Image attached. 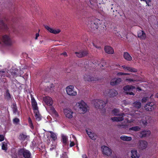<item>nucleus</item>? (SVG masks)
Wrapping results in <instances>:
<instances>
[{"instance_id": "f704fd0d", "label": "nucleus", "mask_w": 158, "mask_h": 158, "mask_svg": "<svg viewBox=\"0 0 158 158\" xmlns=\"http://www.w3.org/2000/svg\"><path fill=\"white\" fill-rule=\"evenodd\" d=\"M27 135L23 133H21L19 135V139L21 140L24 141L27 139Z\"/></svg>"}, {"instance_id": "a878e982", "label": "nucleus", "mask_w": 158, "mask_h": 158, "mask_svg": "<svg viewBox=\"0 0 158 158\" xmlns=\"http://www.w3.org/2000/svg\"><path fill=\"white\" fill-rule=\"evenodd\" d=\"M123 56L124 59L128 61H131L132 59V58L130 55L127 52L124 53Z\"/></svg>"}, {"instance_id": "c9c22d12", "label": "nucleus", "mask_w": 158, "mask_h": 158, "mask_svg": "<svg viewBox=\"0 0 158 158\" xmlns=\"http://www.w3.org/2000/svg\"><path fill=\"white\" fill-rule=\"evenodd\" d=\"M140 129V128L138 126H135L129 128L130 131H139Z\"/></svg>"}, {"instance_id": "a211bd4d", "label": "nucleus", "mask_w": 158, "mask_h": 158, "mask_svg": "<svg viewBox=\"0 0 158 158\" xmlns=\"http://www.w3.org/2000/svg\"><path fill=\"white\" fill-rule=\"evenodd\" d=\"M131 157L132 158H139V154L136 149H133L131 151Z\"/></svg>"}, {"instance_id": "79ce46f5", "label": "nucleus", "mask_w": 158, "mask_h": 158, "mask_svg": "<svg viewBox=\"0 0 158 158\" xmlns=\"http://www.w3.org/2000/svg\"><path fill=\"white\" fill-rule=\"evenodd\" d=\"M62 139L63 143L65 144H66L68 140V138L67 136L64 135H63L62 136Z\"/></svg>"}, {"instance_id": "ddd939ff", "label": "nucleus", "mask_w": 158, "mask_h": 158, "mask_svg": "<svg viewBox=\"0 0 158 158\" xmlns=\"http://www.w3.org/2000/svg\"><path fill=\"white\" fill-rule=\"evenodd\" d=\"M86 131L89 137L93 140L96 139L97 136L95 133L93 132L90 129H86Z\"/></svg>"}, {"instance_id": "052dcab7", "label": "nucleus", "mask_w": 158, "mask_h": 158, "mask_svg": "<svg viewBox=\"0 0 158 158\" xmlns=\"http://www.w3.org/2000/svg\"><path fill=\"white\" fill-rule=\"evenodd\" d=\"M39 36V33H36V36L35 38V40H37V39L38 37Z\"/></svg>"}, {"instance_id": "864d4df0", "label": "nucleus", "mask_w": 158, "mask_h": 158, "mask_svg": "<svg viewBox=\"0 0 158 158\" xmlns=\"http://www.w3.org/2000/svg\"><path fill=\"white\" fill-rule=\"evenodd\" d=\"M122 34H123V35L122 36H126L127 35V32H126V31H123V33H122Z\"/></svg>"}, {"instance_id": "bf43d9fd", "label": "nucleus", "mask_w": 158, "mask_h": 158, "mask_svg": "<svg viewBox=\"0 0 158 158\" xmlns=\"http://www.w3.org/2000/svg\"><path fill=\"white\" fill-rule=\"evenodd\" d=\"M72 136L74 140L77 142V141L75 137L73 135H72Z\"/></svg>"}, {"instance_id": "f3484780", "label": "nucleus", "mask_w": 158, "mask_h": 158, "mask_svg": "<svg viewBox=\"0 0 158 158\" xmlns=\"http://www.w3.org/2000/svg\"><path fill=\"white\" fill-rule=\"evenodd\" d=\"M45 27L49 32L54 34H57L60 32L59 29H54L47 26H45Z\"/></svg>"}, {"instance_id": "37998d69", "label": "nucleus", "mask_w": 158, "mask_h": 158, "mask_svg": "<svg viewBox=\"0 0 158 158\" xmlns=\"http://www.w3.org/2000/svg\"><path fill=\"white\" fill-rule=\"evenodd\" d=\"M149 99V98L148 96L144 97L142 99L141 102L142 103H144L148 101Z\"/></svg>"}, {"instance_id": "e433bc0d", "label": "nucleus", "mask_w": 158, "mask_h": 158, "mask_svg": "<svg viewBox=\"0 0 158 158\" xmlns=\"http://www.w3.org/2000/svg\"><path fill=\"white\" fill-rule=\"evenodd\" d=\"M50 133L51 134L50 136L52 138V139L54 140H55L56 139V134H55L54 132L52 131H49Z\"/></svg>"}, {"instance_id": "69168bd1", "label": "nucleus", "mask_w": 158, "mask_h": 158, "mask_svg": "<svg viewBox=\"0 0 158 158\" xmlns=\"http://www.w3.org/2000/svg\"><path fill=\"white\" fill-rule=\"evenodd\" d=\"M146 2V4L148 5L149 6V2H150V1H149V2H148L147 1V0L146 1H145Z\"/></svg>"}, {"instance_id": "7c9ffc66", "label": "nucleus", "mask_w": 158, "mask_h": 158, "mask_svg": "<svg viewBox=\"0 0 158 158\" xmlns=\"http://www.w3.org/2000/svg\"><path fill=\"white\" fill-rule=\"evenodd\" d=\"M84 79H85V81H89L94 80V78L91 77L89 75H85L84 76Z\"/></svg>"}, {"instance_id": "412c9836", "label": "nucleus", "mask_w": 158, "mask_h": 158, "mask_svg": "<svg viewBox=\"0 0 158 158\" xmlns=\"http://www.w3.org/2000/svg\"><path fill=\"white\" fill-rule=\"evenodd\" d=\"M105 51L108 54H112L114 53L113 48L109 46H106L105 47Z\"/></svg>"}, {"instance_id": "603ef678", "label": "nucleus", "mask_w": 158, "mask_h": 158, "mask_svg": "<svg viewBox=\"0 0 158 158\" xmlns=\"http://www.w3.org/2000/svg\"><path fill=\"white\" fill-rule=\"evenodd\" d=\"M120 127H123L124 128H126L127 127V125H119Z\"/></svg>"}, {"instance_id": "72a5a7b5", "label": "nucleus", "mask_w": 158, "mask_h": 158, "mask_svg": "<svg viewBox=\"0 0 158 158\" xmlns=\"http://www.w3.org/2000/svg\"><path fill=\"white\" fill-rule=\"evenodd\" d=\"M133 106L137 108H140L141 104L139 101H135L133 103Z\"/></svg>"}, {"instance_id": "c85d7f7f", "label": "nucleus", "mask_w": 158, "mask_h": 158, "mask_svg": "<svg viewBox=\"0 0 158 158\" xmlns=\"http://www.w3.org/2000/svg\"><path fill=\"white\" fill-rule=\"evenodd\" d=\"M120 139L124 141H130L131 140L132 138L131 137H128L125 135H122L120 137Z\"/></svg>"}, {"instance_id": "49530a36", "label": "nucleus", "mask_w": 158, "mask_h": 158, "mask_svg": "<svg viewBox=\"0 0 158 158\" xmlns=\"http://www.w3.org/2000/svg\"><path fill=\"white\" fill-rule=\"evenodd\" d=\"M28 122L30 124L31 128L32 129H33V126L32 123V121L30 118H28Z\"/></svg>"}, {"instance_id": "1a4fd4ad", "label": "nucleus", "mask_w": 158, "mask_h": 158, "mask_svg": "<svg viewBox=\"0 0 158 158\" xmlns=\"http://www.w3.org/2000/svg\"><path fill=\"white\" fill-rule=\"evenodd\" d=\"M144 108L147 111H151L156 107V104L153 102L148 103L145 106Z\"/></svg>"}, {"instance_id": "393cba45", "label": "nucleus", "mask_w": 158, "mask_h": 158, "mask_svg": "<svg viewBox=\"0 0 158 158\" xmlns=\"http://www.w3.org/2000/svg\"><path fill=\"white\" fill-rule=\"evenodd\" d=\"M123 116H119L118 117H112L111 119L113 121L119 122L123 120L124 119L123 118Z\"/></svg>"}, {"instance_id": "9b49d317", "label": "nucleus", "mask_w": 158, "mask_h": 158, "mask_svg": "<svg viewBox=\"0 0 158 158\" xmlns=\"http://www.w3.org/2000/svg\"><path fill=\"white\" fill-rule=\"evenodd\" d=\"M151 133V132L150 131L144 130L139 133V136L141 138H144L149 136Z\"/></svg>"}, {"instance_id": "c756f323", "label": "nucleus", "mask_w": 158, "mask_h": 158, "mask_svg": "<svg viewBox=\"0 0 158 158\" xmlns=\"http://www.w3.org/2000/svg\"><path fill=\"white\" fill-rule=\"evenodd\" d=\"M34 113L35 114V119L37 121H39L41 119V116L39 114V110H38L37 112L34 111Z\"/></svg>"}, {"instance_id": "680f3d73", "label": "nucleus", "mask_w": 158, "mask_h": 158, "mask_svg": "<svg viewBox=\"0 0 158 158\" xmlns=\"http://www.w3.org/2000/svg\"><path fill=\"white\" fill-rule=\"evenodd\" d=\"M127 81H134V80L133 79L129 78V79H127L126 80Z\"/></svg>"}, {"instance_id": "4468645a", "label": "nucleus", "mask_w": 158, "mask_h": 158, "mask_svg": "<svg viewBox=\"0 0 158 158\" xmlns=\"http://www.w3.org/2000/svg\"><path fill=\"white\" fill-rule=\"evenodd\" d=\"M118 94L117 91L114 89L109 90L107 94L106 95L111 98H113L116 96Z\"/></svg>"}, {"instance_id": "774afa93", "label": "nucleus", "mask_w": 158, "mask_h": 158, "mask_svg": "<svg viewBox=\"0 0 158 158\" xmlns=\"http://www.w3.org/2000/svg\"><path fill=\"white\" fill-rule=\"evenodd\" d=\"M137 89H139V90H141V89L140 88L138 87L137 88Z\"/></svg>"}, {"instance_id": "6e6d98bb", "label": "nucleus", "mask_w": 158, "mask_h": 158, "mask_svg": "<svg viewBox=\"0 0 158 158\" xmlns=\"http://www.w3.org/2000/svg\"><path fill=\"white\" fill-rule=\"evenodd\" d=\"M124 73L121 72H119L117 73V75L118 76H120V75H124Z\"/></svg>"}, {"instance_id": "6ab92c4d", "label": "nucleus", "mask_w": 158, "mask_h": 158, "mask_svg": "<svg viewBox=\"0 0 158 158\" xmlns=\"http://www.w3.org/2000/svg\"><path fill=\"white\" fill-rule=\"evenodd\" d=\"M31 105L34 111L37 112L38 110L37 103L34 98H31Z\"/></svg>"}, {"instance_id": "f257e3e1", "label": "nucleus", "mask_w": 158, "mask_h": 158, "mask_svg": "<svg viewBox=\"0 0 158 158\" xmlns=\"http://www.w3.org/2000/svg\"><path fill=\"white\" fill-rule=\"evenodd\" d=\"M88 107L87 105L83 101L76 103L75 106V109L82 114H84L87 112Z\"/></svg>"}, {"instance_id": "dca6fc26", "label": "nucleus", "mask_w": 158, "mask_h": 158, "mask_svg": "<svg viewBox=\"0 0 158 158\" xmlns=\"http://www.w3.org/2000/svg\"><path fill=\"white\" fill-rule=\"evenodd\" d=\"M122 67L126 71H128L132 73H135L137 71V70L134 68L123 65L122 66Z\"/></svg>"}, {"instance_id": "ea45409f", "label": "nucleus", "mask_w": 158, "mask_h": 158, "mask_svg": "<svg viewBox=\"0 0 158 158\" xmlns=\"http://www.w3.org/2000/svg\"><path fill=\"white\" fill-rule=\"evenodd\" d=\"M12 109L13 113L15 114L17 111V109L15 104H13Z\"/></svg>"}, {"instance_id": "bb28decb", "label": "nucleus", "mask_w": 158, "mask_h": 158, "mask_svg": "<svg viewBox=\"0 0 158 158\" xmlns=\"http://www.w3.org/2000/svg\"><path fill=\"white\" fill-rule=\"evenodd\" d=\"M93 24V26L89 25V28H90L92 30H95L98 29V25L99 24H100V22L99 23H96L95 22H93L92 23Z\"/></svg>"}, {"instance_id": "9d476101", "label": "nucleus", "mask_w": 158, "mask_h": 158, "mask_svg": "<svg viewBox=\"0 0 158 158\" xmlns=\"http://www.w3.org/2000/svg\"><path fill=\"white\" fill-rule=\"evenodd\" d=\"M75 54L79 58H81L86 56L88 54V52L85 50H81L79 52H76Z\"/></svg>"}, {"instance_id": "7ed1b4c3", "label": "nucleus", "mask_w": 158, "mask_h": 158, "mask_svg": "<svg viewBox=\"0 0 158 158\" xmlns=\"http://www.w3.org/2000/svg\"><path fill=\"white\" fill-rule=\"evenodd\" d=\"M66 90L67 94L69 96H75L77 94V92L73 85H70L67 86L66 88Z\"/></svg>"}, {"instance_id": "6e6552de", "label": "nucleus", "mask_w": 158, "mask_h": 158, "mask_svg": "<svg viewBox=\"0 0 158 158\" xmlns=\"http://www.w3.org/2000/svg\"><path fill=\"white\" fill-rule=\"evenodd\" d=\"M102 149L103 154L107 156H111L112 151L109 147L106 146H103L102 147Z\"/></svg>"}, {"instance_id": "f8f14e48", "label": "nucleus", "mask_w": 158, "mask_h": 158, "mask_svg": "<svg viewBox=\"0 0 158 158\" xmlns=\"http://www.w3.org/2000/svg\"><path fill=\"white\" fill-rule=\"evenodd\" d=\"M64 112L66 117L69 118H72L73 117V112L71 110L65 109L64 110Z\"/></svg>"}, {"instance_id": "0e129e2a", "label": "nucleus", "mask_w": 158, "mask_h": 158, "mask_svg": "<svg viewBox=\"0 0 158 158\" xmlns=\"http://www.w3.org/2000/svg\"><path fill=\"white\" fill-rule=\"evenodd\" d=\"M132 122V121H130L129 120H127V123H130L131 122Z\"/></svg>"}, {"instance_id": "20e7f679", "label": "nucleus", "mask_w": 158, "mask_h": 158, "mask_svg": "<svg viewBox=\"0 0 158 158\" xmlns=\"http://www.w3.org/2000/svg\"><path fill=\"white\" fill-rule=\"evenodd\" d=\"M18 154L19 156H23L25 158H31V153L30 152L24 149L19 150L18 152Z\"/></svg>"}, {"instance_id": "09e8293b", "label": "nucleus", "mask_w": 158, "mask_h": 158, "mask_svg": "<svg viewBox=\"0 0 158 158\" xmlns=\"http://www.w3.org/2000/svg\"><path fill=\"white\" fill-rule=\"evenodd\" d=\"M62 158H68L66 152H64L62 154Z\"/></svg>"}, {"instance_id": "a18cd8bd", "label": "nucleus", "mask_w": 158, "mask_h": 158, "mask_svg": "<svg viewBox=\"0 0 158 158\" xmlns=\"http://www.w3.org/2000/svg\"><path fill=\"white\" fill-rule=\"evenodd\" d=\"M6 72L3 70L0 71V75L1 77H4L6 75Z\"/></svg>"}, {"instance_id": "5fc2aeb1", "label": "nucleus", "mask_w": 158, "mask_h": 158, "mask_svg": "<svg viewBox=\"0 0 158 158\" xmlns=\"http://www.w3.org/2000/svg\"><path fill=\"white\" fill-rule=\"evenodd\" d=\"M93 44L95 48H98V49H101V47L100 46H98L96 45H95V44L94 43H93Z\"/></svg>"}, {"instance_id": "e2e57ef3", "label": "nucleus", "mask_w": 158, "mask_h": 158, "mask_svg": "<svg viewBox=\"0 0 158 158\" xmlns=\"http://www.w3.org/2000/svg\"><path fill=\"white\" fill-rule=\"evenodd\" d=\"M82 158H88L86 155L85 154H83L82 156Z\"/></svg>"}, {"instance_id": "4be33fe9", "label": "nucleus", "mask_w": 158, "mask_h": 158, "mask_svg": "<svg viewBox=\"0 0 158 158\" xmlns=\"http://www.w3.org/2000/svg\"><path fill=\"white\" fill-rule=\"evenodd\" d=\"M138 37L142 40H144L146 38V35L144 32L143 31L140 30L138 33Z\"/></svg>"}, {"instance_id": "4c0bfd02", "label": "nucleus", "mask_w": 158, "mask_h": 158, "mask_svg": "<svg viewBox=\"0 0 158 158\" xmlns=\"http://www.w3.org/2000/svg\"><path fill=\"white\" fill-rule=\"evenodd\" d=\"M99 22H100V20H99L98 19H94V21H90V22H89V24H88V27H89V25L91 26H92V25L93 26V24H92V23L93 22H95L96 23H99Z\"/></svg>"}, {"instance_id": "473e14b6", "label": "nucleus", "mask_w": 158, "mask_h": 158, "mask_svg": "<svg viewBox=\"0 0 158 158\" xmlns=\"http://www.w3.org/2000/svg\"><path fill=\"white\" fill-rule=\"evenodd\" d=\"M11 71V74L14 77L16 76L18 74V70L17 69H12Z\"/></svg>"}, {"instance_id": "c03bdc74", "label": "nucleus", "mask_w": 158, "mask_h": 158, "mask_svg": "<svg viewBox=\"0 0 158 158\" xmlns=\"http://www.w3.org/2000/svg\"><path fill=\"white\" fill-rule=\"evenodd\" d=\"M7 144L3 142L2 143V150H6L7 149Z\"/></svg>"}, {"instance_id": "aec40b11", "label": "nucleus", "mask_w": 158, "mask_h": 158, "mask_svg": "<svg viewBox=\"0 0 158 158\" xmlns=\"http://www.w3.org/2000/svg\"><path fill=\"white\" fill-rule=\"evenodd\" d=\"M121 81V79L119 78L113 79L110 81V84L112 86L117 85L120 83Z\"/></svg>"}, {"instance_id": "2f4dec72", "label": "nucleus", "mask_w": 158, "mask_h": 158, "mask_svg": "<svg viewBox=\"0 0 158 158\" xmlns=\"http://www.w3.org/2000/svg\"><path fill=\"white\" fill-rule=\"evenodd\" d=\"M50 111L53 114L55 115L56 117H57L58 116V115L55 110L54 108L52 107H50Z\"/></svg>"}, {"instance_id": "39448f33", "label": "nucleus", "mask_w": 158, "mask_h": 158, "mask_svg": "<svg viewBox=\"0 0 158 158\" xmlns=\"http://www.w3.org/2000/svg\"><path fill=\"white\" fill-rule=\"evenodd\" d=\"M135 89V87L131 85H127L124 86L123 89L125 93L127 94L135 95L134 94L132 91Z\"/></svg>"}, {"instance_id": "b1692460", "label": "nucleus", "mask_w": 158, "mask_h": 158, "mask_svg": "<svg viewBox=\"0 0 158 158\" xmlns=\"http://www.w3.org/2000/svg\"><path fill=\"white\" fill-rule=\"evenodd\" d=\"M112 114L114 116H123L124 115V113L119 114V110L117 109H114L112 111Z\"/></svg>"}, {"instance_id": "5701e85b", "label": "nucleus", "mask_w": 158, "mask_h": 158, "mask_svg": "<svg viewBox=\"0 0 158 158\" xmlns=\"http://www.w3.org/2000/svg\"><path fill=\"white\" fill-rule=\"evenodd\" d=\"M8 27L2 20H0V30L3 31L4 30H7Z\"/></svg>"}, {"instance_id": "58836bf2", "label": "nucleus", "mask_w": 158, "mask_h": 158, "mask_svg": "<svg viewBox=\"0 0 158 158\" xmlns=\"http://www.w3.org/2000/svg\"><path fill=\"white\" fill-rule=\"evenodd\" d=\"M135 116L137 118H139L142 116V114L141 112H140L137 111L135 113Z\"/></svg>"}, {"instance_id": "f03ea898", "label": "nucleus", "mask_w": 158, "mask_h": 158, "mask_svg": "<svg viewBox=\"0 0 158 158\" xmlns=\"http://www.w3.org/2000/svg\"><path fill=\"white\" fill-rule=\"evenodd\" d=\"M2 42L5 44L11 46L13 44V42L10 37L8 35H3L1 39Z\"/></svg>"}, {"instance_id": "338daca9", "label": "nucleus", "mask_w": 158, "mask_h": 158, "mask_svg": "<svg viewBox=\"0 0 158 158\" xmlns=\"http://www.w3.org/2000/svg\"><path fill=\"white\" fill-rule=\"evenodd\" d=\"M129 74L128 73H124V75H128Z\"/></svg>"}, {"instance_id": "4d7b16f0", "label": "nucleus", "mask_w": 158, "mask_h": 158, "mask_svg": "<svg viewBox=\"0 0 158 158\" xmlns=\"http://www.w3.org/2000/svg\"><path fill=\"white\" fill-rule=\"evenodd\" d=\"M53 147L50 148V149L51 151L53 149H55L56 147V146L55 145H53Z\"/></svg>"}, {"instance_id": "423d86ee", "label": "nucleus", "mask_w": 158, "mask_h": 158, "mask_svg": "<svg viewBox=\"0 0 158 158\" xmlns=\"http://www.w3.org/2000/svg\"><path fill=\"white\" fill-rule=\"evenodd\" d=\"M94 104L95 107L97 108H102L104 107L106 105V103L102 100L96 99L94 101Z\"/></svg>"}, {"instance_id": "13d9d810", "label": "nucleus", "mask_w": 158, "mask_h": 158, "mask_svg": "<svg viewBox=\"0 0 158 158\" xmlns=\"http://www.w3.org/2000/svg\"><path fill=\"white\" fill-rule=\"evenodd\" d=\"M61 55H64L65 57H66L67 56V53L65 52H64L63 53H62V54H61Z\"/></svg>"}, {"instance_id": "a19ab883", "label": "nucleus", "mask_w": 158, "mask_h": 158, "mask_svg": "<svg viewBox=\"0 0 158 158\" xmlns=\"http://www.w3.org/2000/svg\"><path fill=\"white\" fill-rule=\"evenodd\" d=\"M54 86L53 84H51L49 86H48V89L47 90V91H50L51 92L54 91Z\"/></svg>"}, {"instance_id": "3c124183", "label": "nucleus", "mask_w": 158, "mask_h": 158, "mask_svg": "<svg viewBox=\"0 0 158 158\" xmlns=\"http://www.w3.org/2000/svg\"><path fill=\"white\" fill-rule=\"evenodd\" d=\"M4 137L3 135H0V141H2L4 140Z\"/></svg>"}, {"instance_id": "2eb2a0df", "label": "nucleus", "mask_w": 158, "mask_h": 158, "mask_svg": "<svg viewBox=\"0 0 158 158\" xmlns=\"http://www.w3.org/2000/svg\"><path fill=\"white\" fill-rule=\"evenodd\" d=\"M43 100L48 106H51L53 103L52 99L51 97L48 96L44 97Z\"/></svg>"}, {"instance_id": "cd10ccee", "label": "nucleus", "mask_w": 158, "mask_h": 158, "mask_svg": "<svg viewBox=\"0 0 158 158\" xmlns=\"http://www.w3.org/2000/svg\"><path fill=\"white\" fill-rule=\"evenodd\" d=\"M97 0H89L88 4L92 8H93L94 6L96 4Z\"/></svg>"}, {"instance_id": "8fccbe9b", "label": "nucleus", "mask_w": 158, "mask_h": 158, "mask_svg": "<svg viewBox=\"0 0 158 158\" xmlns=\"http://www.w3.org/2000/svg\"><path fill=\"white\" fill-rule=\"evenodd\" d=\"M13 121L14 123L17 124L19 122V119L18 118H16L13 119Z\"/></svg>"}, {"instance_id": "0eeeda50", "label": "nucleus", "mask_w": 158, "mask_h": 158, "mask_svg": "<svg viewBox=\"0 0 158 158\" xmlns=\"http://www.w3.org/2000/svg\"><path fill=\"white\" fill-rule=\"evenodd\" d=\"M138 148L140 150H143L146 149L148 146V143L145 140H140L138 143Z\"/></svg>"}, {"instance_id": "de8ad7c7", "label": "nucleus", "mask_w": 158, "mask_h": 158, "mask_svg": "<svg viewBox=\"0 0 158 158\" xmlns=\"http://www.w3.org/2000/svg\"><path fill=\"white\" fill-rule=\"evenodd\" d=\"M70 143L69 146L70 147H72L75 145V143L73 140H72L71 139L70 140Z\"/></svg>"}]
</instances>
